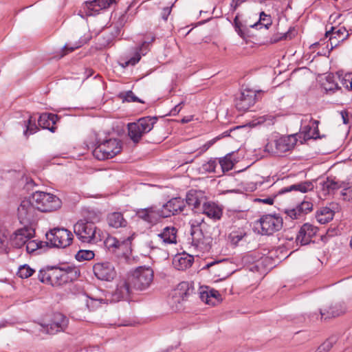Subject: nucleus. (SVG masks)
Returning <instances> with one entry per match:
<instances>
[{
    "instance_id": "36",
    "label": "nucleus",
    "mask_w": 352,
    "mask_h": 352,
    "mask_svg": "<svg viewBox=\"0 0 352 352\" xmlns=\"http://www.w3.org/2000/svg\"><path fill=\"white\" fill-rule=\"evenodd\" d=\"M336 76L337 81H339L344 87H345L347 90H351V73L345 74L344 75H338Z\"/></svg>"
},
{
    "instance_id": "27",
    "label": "nucleus",
    "mask_w": 352,
    "mask_h": 352,
    "mask_svg": "<svg viewBox=\"0 0 352 352\" xmlns=\"http://www.w3.org/2000/svg\"><path fill=\"white\" fill-rule=\"evenodd\" d=\"M159 240L164 245L177 243V230L174 227H166L162 232L157 235Z\"/></svg>"
},
{
    "instance_id": "2",
    "label": "nucleus",
    "mask_w": 352,
    "mask_h": 352,
    "mask_svg": "<svg viewBox=\"0 0 352 352\" xmlns=\"http://www.w3.org/2000/svg\"><path fill=\"white\" fill-rule=\"evenodd\" d=\"M76 275V270L73 267H51L45 270H40L38 280L52 286H60L72 281Z\"/></svg>"
},
{
    "instance_id": "24",
    "label": "nucleus",
    "mask_w": 352,
    "mask_h": 352,
    "mask_svg": "<svg viewBox=\"0 0 352 352\" xmlns=\"http://www.w3.org/2000/svg\"><path fill=\"white\" fill-rule=\"evenodd\" d=\"M135 235V233L133 232L128 236L126 239H123L122 241L118 240L115 236H109L104 241V245L109 251L115 252L122 246L131 243V241L133 239Z\"/></svg>"
},
{
    "instance_id": "11",
    "label": "nucleus",
    "mask_w": 352,
    "mask_h": 352,
    "mask_svg": "<svg viewBox=\"0 0 352 352\" xmlns=\"http://www.w3.org/2000/svg\"><path fill=\"white\" fill-rule=\"evenodd\" d=\"M35 230L30 227L17 229L10 236L9 241L12 246L16 248L23 247L29 239H33Z\"/></svg>"
},
{
    "instance_id": "21",
    "label": "nucleus",
    "mask_w": 352,
    "mask_h": 352,
    "mask_svg": "<svg viewBox=\"0 0 352 352\" xmlns=\"http://www.w3.org/2000/svg\"><path fill=\"white\" fill-rule=\"evenodd\" d=\"M114 2L115 0H93L91 1H86V14L89 16L96 15L101 10L109 8Z\"/></svg>"
},
{
    "instance_id": "4",
    "label": "nucleus",
    "mask_w": 352,
    "mask_h": 352,
    "mask_svg": "<svg viewBox=\"0 0 352 352\" xmlns=\"http://www.w3.org/2000/svg\"><path fill=\"white\" fill-rule=\"evenodd\" d=\"M157 120V117L146 116L128 124V134L131 140L134 143L139 142L144 134L153 129Z\"/></svg>"
},
{
    "instance_id": "7",
    "label": "nucleus",
    "mask_w": 352,
    "mask_h": 352,
    "mask_svg": "<svg viewBox=\"0 0 352 352\" xmlns=\"http://www.w3.org/2000/svg\"><path fill=\"white\" fill-rule=\"evenodd\" d=\"M46 238L53 247L65 248L72 244L74 236L66 228H55L47 232Z\"/></svg>"
},
{
    "instance_id": "22",
    "label": "nucleus",
    "mask_w": 352,
    "mask_h": 352,
    "mask_svg": "<svg viewBox=\"0 0 352 352\" xmlns=\"http://www.w3.org/2000/svg\"><path fill=\"white\" fill-rule=\"evenodd\" d=\"M313 209V204L308 201H303L296 208L288 209L285 213L292 219H297L304 214L311 212Z\"/></svg>"
},
{
    "instance_id": "42",
    "label": "nucleus",
    "mask_w": 352,
    "mask_h": 352,
    "mask_svg": "<svg viewBox=\"0 0 352 352\" xmlns=\"http://www.w3.org/2000/svg\"><path fill=\"white\" fill-rule=\"evenodd\" d=\"M217 166V161L214 160H210L208 162L202 164L200 170L202 173H212L215 172V168Z\"/></svg>"
},
{
    "instance_id": "49",
    "label": "nucleus",
    "mask_w": 352,
    "mask_h": 352,
    "mask_svg": "<svg viewBox=\"0 0 352 352\" xmlns=\"http://www.w3.org/2000/svg\"><path fill=\"white\" fill-rule=\"evenodd\" d=\"M320 314H321V317L322 318L324 317V319H327L328 318H330V317H336V316H338L340 315V314L336 311H334L333 310V308L332 307H330L329 309L326 312L323 311H320Z\"/></svg>"
},
{
    "instance_id": "48",
    "label": "nucleus",
    "mask_w": 352,
    "mask_h": 352,
    "mask_svg": "<svg viewBox=\"0 0 352 352\" xmlns=\"http://www.w3.org/2000/svg\"><path fill=\"white\" fill-rule=\"evenodd\" d=\"M204 197H206L203 195L202 191L197 190L195 189L190 190L186 195V198H204Z\"/></svg>"
},
{
    "instance_id": "23",
    "label": "nucleus",
    "mask_w": 352,
    "mask_h": 352,
    "mask_svg": "<svg viewBox=\"0 0 352 352\" xmlns=\"http://www.w3.org/2000/svg\"><path fill=\"white\" fill-rule=\"evenodd\" d=\"M220 294L218 291L208 287L201 288L200 298L207 305L214 306L220 300Z\"/></svg>"
},
{
    "instance_id": "19",
    "label": "nucleus",
    "mask_w": 352,
    "mask_h": 352,
    "mask_svg": "<svg viewBox=\"0 0 352 352\" xmlns=\"http://www.w3.org/2000/svg\"><path fill=\"white\" fill-rule=\"evenodd\" d=\"M185 203L184 199H169L163 205L162 215L164 217L175 215L179 212L184 210Z\"/></svg>"
},
{
    "instance_id": "50",
    "label": "nucleus",
    "mask_w": 352,
    "mask_h": 352,
    "mask_svg": "<svg viewBox=\"0 0 352 352\" xmlns=\"http://www.w3.org/2000/svg\"><path fill=\"white\" fill-rule=\"evenodd\" d=\"M46 195L49 196V198H58V196L56 195H54L50 192H45L43 191L37 190L33 192L32 194L33 198H35L36 197V198H41L42 197H45Z\"/></svg>"
},
{
    "instance_id": "31",
    "label": "nucleus",
    "mask_w": 352,
    "mask_h": 352,
    "mask_svg": "<svg viewBox=\"0 0 352 352\" xmlns=\"http://www.w3.org/2000/svg\"><path fill=\"white\" fill-rule=\"evenodd\" d=\"M57 118L58 117L55 114L45 113L39 116L38 123L43 129H47L51 131H54L52 125L56 124Z\"/></svg>"
},
{
    "instance_id": "20",
    "label": "nucleus",
    "mask_w": 352,
    "mask_h": 352,
    "mask_svg": "<svg viewBox=\"0 0 352 352\" xmlns=\"http://www.w3.org/2000/svg\"><path fill=\"white\" fill-rule=\"evenodd\" d=\"M318 232V228L310 223H305L296 236V242L301 245L308 244Z\"/></svg>"
},
{
    "instance_id": "63",
    "label": "nucleus",
    "mask_w": 352,
    "mask_h": 352,
    "mask_svg": "<svg viewBox=\"0 0 352 352\" xmlns=\"http://www.w3.org/2000/svg\"><path fill=\"white\" fill-rule=\"evenodd\" d=\"M270 146V144H267V146H266V149H269V146Z\"/></svg>"
},
{
    "instance_id": "8",
    "label": "nucleus",
    "mask_w": 352,
    "mask_h": 352,
    "mask_svg": "<svg viewBox=\"0 0 352 352\" xmlns=\"http://www.w3.org/2000/svg\"><path fill=\"white\" fill-rule=\"evenodd\" d=\"M258 223L262 234L271 235L282 228L283 222L279 215L266 214L260 218Z\"/></svg>"
},
{
    "instance_id": "35",
    "label": "nucleus",
    "mask_w": 352,
    "mask_h": 352,
    "mask_svg": "<svg viewBox=\"0 0 352 352\" xmlns=\"http://www.w3.org/2000/svg\"><path fill=\"white\" fill-rule=\"evenodd\" d=\"M219 163L223 172L231 170L234 164V162L232 160V155L231 153L227 154L225 157L219 159Z\"/></svg>"
},
{
    "instance_id": "54",
    "label": "nucleus",
    "mask_w": 352,
    "mask_h": 352,
    "mask_svg": "<svg viewBox=\"0 0 352 352\" xmlns=\"http://www.w3.org/2000/svg\"><path fill=\"white\" fill-rule=\"evenodd\" d=\"M170 12H171V8H169V7H166V8H164L163 9V11H162V18L164 19V20H167L168 19V16H169V14H170Z\"/></svg>"
},
{
    "instance_id": "9",
    "label": "nucleus",
    "mask_w": 352,
    "mask_h": 352,
    "mask_svg": "<svg viewBox=\"0 0 352 352\" xmlns=\"http://www.w3.org/2000/svg\"><path fill=\"white\" fill-rule=\"evenodd\" d=\"M193 289L191 288L187 282H182L172 291L170 296V303L175 306L177 310L182 307V303L188 300V297L192 293Z\"/></svg>"
},
{
    "instance_id": "46",
    "label": "nucleus",
    "mask_w": 352,
    "mask_h": 352,
    "mask_svg": "<svg viewBox=\"0 0 352 352\" xmlns=\"http://www.w3.org/2000/svg\"><path fill=\"white\" fill-rule=\"evenodd\" d=\"M124 101L126 102H143L140 99L135 96L132 91H128L121 94Z\"/></svg>"
},
{
    "instance_id": "38",
    "label": "nucleus",
    "mask_w": 352,
    "mask_h": 352,
    "mask_svg": "<svg viewBox=\"0 0 352 352\" xmlns=\"http://www.w3.org/2000/svg\"><path fill=\"white\" fill-rule=\"evenodd\" d=\"M35 270L31 268L28 265L24 264L21 265L17 272V275L21 278H28L30 277Z\"/></svg>"
},
{
    "instance_id": "25",
    "label": "nucleus",
    "mask_w": 352,
    "mask_h": 352,
    "mask_svg": "<svg viewBox=\"0 0 352 352\" xmlns=\"http://www.w3.org/2000/svg\"><path fill=\"white\" fill-rule=\"evenodd\" d=\"M194 257L192 255L184 252L175 256L173 264L176 269L185 270L192 265Z\"/></svg>"
},
{
    "instance_id": "29",
    "label": "nucleus",
    "mask_w": 352,
    "mask_h": 352,
    "mask_svg": "<svg viewBox=\"0 0 352 352\" xmlns=\"http://www.w3.org/2000/svg\"><path fill=\"white\" fill-rule=\"evenodd\" d=\"M107 220L108 225L113 228H124L127 225V221L124 218L123 214L118 212L109 213Z\"/></svg>"
},
{
    "instance_id": "55",
    "label": "nucleus",
    "mask_w": 352,
    "mask_h": 352,
    "mask_svg": "<svg viewBox=\"0 0 352 352\" xmlns=\"http://www.w3.org/2000/svg\"><path fill=\"white\" fill-rule=\"evenodd\" d=\"M351 193H352V186L348 188H344L341 191V195L342 196H351Z\"/></svg>"
},
{
    "instance_id": "12",
    "label": "nucleus",
    "mask_w": 352,
    "mask_h": 352,
    "mask_svg": "<svg viewBox=\"0 0 352 352\" xmlns=\"http://www.w3.org/2000/svg\"><path fill=\"white\" fill-rule=\"evenodd\" d=\"M94 275L97 278L111 281L116 276V271L114 265L110 262L97 263L93 266Z\"/></svg>"
},
{
    "instance_id": "14",
    "label": "nucleus",
    "mask_w": 352,
    "mask_h": 352,
    "mask_svg": "<svg viewBox=\"0 0 352 352\" xmlns=\"http://www.w3.org/2000/svg\"><path fill=\"white\" fill-rule=\"evenodd\" d=\"M256 92L250 89H243L235 99V106L239 111L249 109L256 102Z\"/></svg>"
},
{
    "instance_id": "56",
    "label": "nucleus",
    "mask_w": 352,
    "mask_h": 352,
    "mask_svg": "<svg viewBox=\"0 0 352 352\" xmlns=\"http://www.w3.org/2000/svg\"><path fill=\"white\" fill-rule=\"evenodd\" d=\"M8 252L7 244L4 240L0 239V252Z\"/></svg>"
},
{
    "instance_id": "58",
    "label": "nucleus",
    "mask_w": 352,
    "mask_h": 352,
    "mask_svg": "<svg viewBox=\"0 0 352 352\" xmlns=\"http://www.w3.org/2000/svg\"><path fill=\"white\" fill-rule=\"evenodd\" d=\"M192 119V116H189V117H187V118H184L182 120V123H187V122H189L190 121H191Z\"/></svg>"
},
{
    "instance_id": "45",
    "label": "nucleus",
    "mask_w": 352,
    "mask_h": 352,
    "mask_svg": "<svg viewBox=\"0 0 352 352\" xmlns=\"http://www.w3.org/2000/svg\"><path fill=\"white\" fill-rule=\"evenodd\" d=\"M26 130L24 131L25 135H28V134H34L36 132L38 127L35 123V119L34 120V122H32V117H30L27 125Z\"/></svg>"
},
{
    "instance_id": "47",
    "label": "nucleus",
    "mask_w": 352,
    "mask_h": 352,
    "mask_svg": "<svg viewBox=\"0 0 352 352\" xmlns=\"http://www.w3.org/2000/svg\"><path fill=\"white\" fill-rule=\"evenodd\" d=\"M259 22L261 25H263L265 28L268 29L272 25V19L270 15L266 14L264 12H261L260 14Z\"/></svg>"
},
{
    "instance_id": "37",
    "label": "nucleus",
    "mask_w": 352,
    "mask_h": 352,
    "mask_svg": "<svg viewBox=\"0 0 352 352\" xmlns=\"http://www.w3.org/2000/svg\"><path fill=\"white\" fill-rule=\"evenodd\" d=\"M26 245V250L28 253H33L37 250L43 247V242L35 239H29L25 244Z\"/></svg>"
},
{
    "instance_id": "52",
    "label": "nucleus",
    "mask_w": 352,
    "mask_h": 352,
    "mask_svg": "<svg viewBox=\"0 0 352 352\" xmlns=\"http://www.w3.org/2000/svg\"><path fill=\"white\" fill-rule=\"evenodd\" d=\"M248 0H232V3L230 4V10L232 12H235L236 9L243 3L248 1Z\"/></svg>"
},
{
    "instance_id": "61",
    "label": "nucleus",
    "mask_w": 352,
    "mask_h": 352,
    "mask_svg": "<svg viewBox=\"0 0 352 352\" xmlns=\"http://www.w3.org/2000/svg\"><path fill=\"white\" fill-rule=\"evenodd\" d=\"M342 118H343V122H344V124H346V123H347V122H346V118H344V113H343V112H342Z\"/></svg>"
},
{
    "instance_id": "51",
    "label": "nucleus",
    "mask_w": 352,
    "mask_h": 352,
    "mask_svg": "<svg viewBox=\"0 0 352 352\" xmlns=\"http://www.w3.org/2000/svg\"><path fill=\"white\" fill-rule=\"evenodd\" d=\"M234 28H235V30L237 32V33L240 35V36H242L243 34V31L241 30V27H242V23L241 22L239 21V14H236L234 19Z\"/></svg>"
},
{
    "instance_id": "64",
    "label": "nucleus",
    "mask_w": 352,
    "mask_h": 352,
    "mask_svg": "<svg viewBox=\"0 0 352 352\" xmlns=\"http://www.w3.org/2000/svg\"><path fill=\"white\" fill-rule=\"evenodd\" d=\"M350 245H351V247L352 248V236H351V239Z\"/></svg>"
},
{
    "instance_id": "33",
    "label": "nucleus",
    "mask_w": 352,
    "mask_h": 352,
    "mask_svg": "<svg viewBox=\"0 0 352 352\" xmlns=\"http://www.w3.org/2000/svg\"><path fill=\"white\" fill-rule=\"evenodd\" d=\"M313 189V184L311 182H304L292 185L288 188H285L280 191V193L290 192L292 190L300 191L301 192H307Z\"/></svg>"
},
{
    "instance_id": "40",
    "label": "nucleus",
    "mask_w": 352,
    "mask_h": 352,
    "mask_svg": "<svg viewBox=\"0 0 352 352\" xmlns=\"http://www.w3.org/2000/svg\"><path fill=\"white\" fill-rule=\"evenodd\" d=\"M94 252L91 250H82L78 252L76 258L78 261H90L94 258Z\"/></svg>"
},
{
    "instance_id": "16",
    "label": "nucleus",
    "mask_w": 352,
    "mask_h": 352,
    "mask_svg": "<svg viewBox=\"0 0 352 352\" xmlns=\"http://www.w3.org/2000/svg\"><path fill=\"white\" fill-rule=\"evenodd\" d=\"M349 33L344 27L335 28L331 27L330 30L326 32V37L329 38V43L327 47L330 46L331 50L337 47L340 43L347 39Z\"/></svg>"
},
{
    "instance_id": "59",
    "label": "nucleus",
    "mask_w": 352,
    "mask_h": 352,
    "mask_svg": "<svg viewBox=\"0 0 352 352\" xmlns=\"http://www.w3.org/2000/svg\"><path fill=\"white\" fill-rule=\"evenodd\" d=\"M219 263H220V261L212 262V263H208L206 265V267L209 268V267H212V266H213V265H214L216 264H219Z\"/></svg>"
},
{
    "instance_id": "18",
    "label": "nucleus",
    "mask_w": 352,
    "mask_h": 352,
    "mask_svg": "<svg viewBox=\"0 0 352 352\" xmlns=\"http://www.w3.org/2000/svg\"><path fill=\"white\" fill-rule=\"evenodd\" d=\"M68 324V319L60 313L55 314L53 321L43 327L47 333L55 334L63 331Z\"/></svg>"
},
{
    "instance_id": "32",
    "label": "nucleus",
    "mask_w": 352,
    "mask_h": 352,
    "mask_svg": "<svg viewBox=\"0 0 352 352\" xmlns=\"http://www.w3.org/2000/svg\"><path fill=\"white\" fill-rule=\"evenodd\" d=\"M334 214L335 212L333 208L322 207L318 210L316 217L320 223L325 224L333 219Z\"/></svg>"
},
{
    "instance_id": "30",
    "label": "nucleus",
    "mask_w": 352,
    "mask_h": 352,
    "mask_svg": "<svg viewBox=\"0 0 352 352\" xmlns=\"http://www.w3.org/2000/svg\"><path fill=\"white\" fill-rule=\"evenodd\" d=\"M323 196L331 195L335 190L342 187V183H339L333 179L327 178L320 184Z\"/></svg>"
},
{
    "instance_id": "6",
    "label": "nucleus",
    "mask_w": 352,
    "mask_h": 352,
    "mask_svg": "<svg viewBox=\"0 0 352 352\" xmlns=\"http://www.w3.org/2000/svg\"><path fill=\"white\" fill-rule=\"evenodd\" d=\"M128 275L134 289L144 290L152 283L154 273L149 267L140 266Z\"/></svg>"
},
{
    "instance_id": "10",
    "label": "nucleus",
    "mask_w": 352,
    "mask_h": 352,
    "mask_svg": "<svg viewBox=\"0 0 352 352\" xmlns=\"http://www.w3.org/2000/svg\"><path fill=\"white\" fill-rule=\"evenodd\" d=\"M302 122V123L309 122V124L307 125L302 126L300 131L297 133V137L301 144H303L307 140L310 139L320 138L318 135L319 131L318 126L319 122L318 120H314L311 117L305 116Z\"/></svg>"
},
{
    "instance_id": "41",
    "label": "nucleus",
    "mask_w": 352,
    "mask_h": 352,
    "mask_svg": "<svg viewBox=\"0 0 352 352\" xmlns=\"http://www.w3.org/2000/svg\"><path fill=\"white\" fill-rule=\"evenodd\" d=\"M102 303H105L103 299H96L87 298L86 299V306L89 311H94L98 309Z\"/></svg>"
},
{
    "instance_id": "39",
    "label": "nucleus",
    "mask_w": 352,
    "mask_h": 352,
    "mask_svg": "<svg viewBox=\"0 0 352 352\" xmlns=\"http://www.w3.org/2000/svg\"><path fill=\"white\" fill-rule=\"evenodd\" d=\"M245 236V233L242 230H233L228 236V239L233 245H237L238 243Z\"/></svg>"
},
{
    "instance_id": "44",
    "label": "nucleus",
    "mask_w": 352,
    "mask_h": 352,
    "mask_svg": "<svg viewBox=\"0 0 352 352\" xmlns=\"http://www.w3.org/2000/svg\"><path fill=\"white\" fill-rule=\"evenodd\" d=\"M141 58V56L139 53H136L134 56L131 57L130 59L127 60H122V61L120 63V65L125 68L129 65H135L136 63H138Z\"/></svg>"
},
{
    "instance_id": "43",
    "label": "nucleus",
    "mask_w": 352,
    "mask_h": 352,
    "mask_svg": "<svg viewBox=\"0 0 352 352\" xmlns=\"http://www.w3.org/2000/svg\"><path fill=\"white\" fill-rule=\"evenodd\" d=\"M87 40H88L87 38L80 39L74 46H69V44H66L63 47V51L64 53L61 55V57H63V56H65V54H67L69 52H73L75 49H77V48L81 47L82 45H84L85 43H87Z\"/></svg>"
},
{
    "instance_id": "1",
    "label": "nucleus",
    "mask_w": 352,
    "mask_h": 352,
    "mask_svg": "<svg viewBox=\"0 0 352 352\" xmlns=\"http://www.w3.org/2000/svg\"><path fill=\"white\" fill-rule=\"evenodd\" d=\"M61 199H23L18 208V216L21 221L29 220L37 210L42 212H51L60 209Z\"/></svg>"
},
{
    "instance_id": "34",
    "label": "nucleus",
    "mask_w": 352,
    "mask_h": 352,
    "mask_svg": "<svg viewBox=\"0 0 352 352\" xmlns=\"http://www.w3.org/2000/svg\"><path fill=\"white\" fill-rule=\"evenodd\" d=\"M323 86L327 91L332 92H334L340 88L339 87L338 82L337 81L336 76L333 75H328L327 76L326 82L323 83Z\"/></svg>"
},
{
    "instance_id": "26",
    "label": "nucleus",
    "mask_w": 352,
    "mask_h": 352,
    "mask_svg": "<svg viewBox=\"0 0 352 352\" xmlns=\"http://www.w3.org/2000/svg\"><path fill=\"white\" fill-rule=\"evenodd\" d=\"M137 214L139 218L151 225L157 224L161 219V216L159 213L153 208L140 210L138 211Z\"/></svg>"
},
{
    "instance_id": "53",
    "label": "nucleus",
    "mask_w": 352,
    "mask_h": 352,
    "mask_svg": "<svg viewBox=\"0 0 352 352\" xmlns=\"http://www.w3.org/2000/svg\"><path fill=\"white\" fill-rule=\"evenodd\" d=\"M182 104L183 102H181L178 104H177L171 111H170V114L173 115V116H175L177 115V113H179V112L181 111V109H182Z\"/></svg>"
},
{
    "instance_id": "13",
    "label": "nucleus",
    "mask_w": 352,
    "mask_h": 352,
    "mask_svg": "<svg viewBox=\"0 0 352 352\" xmlns=\"http://www.w3.org/2000/svg\"><path fill=\"white\" fill-rule=\"evenodd\" d=\"M212 239L209 236H204L201 232L192 234V247L194 248L196 256L199 254L208 252L212 248Z\"/></svg>"
},
{
    "instance_id": "3",
    "label": "nucleus",
    "mask_w": 352,
    "mask_h": 352,
    "mask_svg": "<svg viewBox=\"0 0 352 352\" xmlns=\"http://www.w3.org/2000/svg\"><path fill=\"white\" fill-rule=\"evenodd\" d=\"M73 230L82 243H96L101 240V231L92 221L80 219L74 225Z\"/></svg>"
},
{
    "instance_id": "17",
    "label": "nucleus",
    "mask_w": 352,
    "mask_h": 352,
    "mask_svg": "<svg viewBox=\"0 0 352 352\" xmlns=\"http://www.w3.org/2000/svg\"><path fill=\"white\" fill-rule=\"evenodd\" d=\"M133 288L132 282L129 280V276L119 281L117 288L113 294V299L119 301L120 300H127Z\"/></svg>"
},
{
    "instance_id": "28",
    "label": "nucleus",
    "mask_w": 352,
    "mask_h": 352,
    "mask_svg": "<svg viewBox=\"0 0 352 352\" xmlns=\"http://www.w3.org/2000/svg\"><path fill=\"white\" fill-rule=\"evenodd\" d=\"M202 210L204 214L214 219H219L222 215V209L213 201L204 202Z\"/></svg>"
},
{
    "instance_id": "62",
    "label": "nucleus",
    "mask_w": 352,
    "mask_h": 352,
    "mask_svg": "<svg viewBox=\"0 0 352 352\" xmlns=\"http://www.w3.org/2000/svg\"><path fill=\"white\" fill-rule=\"evenodd\" d=\"M199 199H196V201L195 203V206H197L198 204H199Z\"/></svg>"
},
{
    "instance_id": "15",
    "label": "nucleus",
    "mask_w": 352,
    "mask_h": 352,
    "mask_svg": "<svg viewBox=\"0 0 352 352\" xmlns=\"http://www.w3.org/2000/svg\"><path fill=\"white\" fill-rule=\"evenodd\" d=\"M298 134H292L289 135H283L274 141V145L276 154H281L289 151H292L299 139L297 137Z\"/></svg>"
},
{
    "instance_id": "57",
    "label": "nucleus",
    "mask_w": 352,
    "mask_h": 352,
    "mask_svg": "<svg viewBox=\"0 0 352 352\" xmlns=\"http://www.w3.org/2000/svg\"><path fill=\"white\" fill-rule=\"evenodd\" d=\"M255 201H262L266 204L272 205L274 204V199H254Z\"/></svg>"
},
{
    "instance_id": "5",
    "label": "nucleus",
    "mask_w": 352,
    "mask_h": 352,
    "mask_svg": "<svg viewBox=\"0 0 352 352\" xmlns=\"http://www.w3.org/2000/svg\"><path fill=\"white\" fill-rule=\"evenodd\" d=\"M121 151V142L118 139L111 138L98 144L93 151V155L99 160H104L114 157Z\"/></svg>"
},
{
    "instance_id": "60",
    "label": "nucleus",
    "mask_w": 352,
    "mask_h": 352,
    "mask_svg": "<svg viewBox=\"0 0 352 352\" xmlns=\"http://www.w3.org/2000/svg\"><path fill=\"white\" fill-rule=\"evenodd\" d=\"M211 144L209 142L206 144H205L204 146V150H207L210 146Z\"/></svg>"
}]
</instances>
